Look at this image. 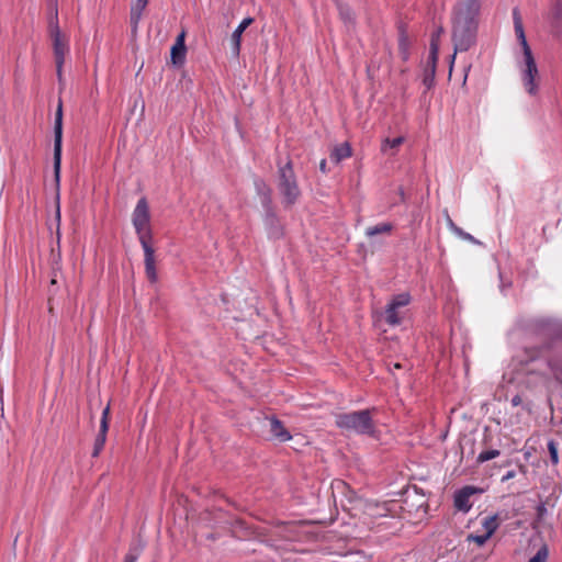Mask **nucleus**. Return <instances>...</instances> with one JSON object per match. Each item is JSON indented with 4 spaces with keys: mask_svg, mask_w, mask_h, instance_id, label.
<instances>
[{
    "mask_svg": "<svg viewBox=\"0 0 562 562\" xmlns=\"http://www.w3.org/2000/svg\"><path fill=\"white\" fill-rule=\"evenodd\" d=\"M481 0H459L454 9L452 42L454 54L450 70L459 52L469 50L476 42Z\"/></svg>",
    "mask_w": 562,
    "mask_h": 562,
    "instance_id": "nucleus-1",
    "label": "nucleus"
},
{
    "mask_svg": "<svg viewBox=\"0 0 562 562\" xmlns=\"http://www.w3.org/2000/svg\"><path fill=\"white\" fill-rule=\"evenodd\" d=\"M514 27L517 38L522 47L525 68L522 69V82L526 91L530 95H536L538 91V83L536 78L538 77V68L532 55V52L527 43L522 20L518 9L513 11Z\"/></svg>",
    "mask_w": 562,
    "mask_h": 562,
    "instance_id": "nucleus-2",
    "label": "nucleus"
},
{
    "mask_svg": "<svg viewBox=\"0 0 562 562\" xmlns=\"http://www.w3.org/2000/svg\"><path fill=\"white\" fill-rule=\"evenodd\" d=\"M277 189L284 209L292 207L300 200L302 191L291 160H288L283 166H279Z\"/></svg>",
    "mask_w": 562,
    "mask_h": 562,
    "instance_id": "nucleus-3",
    "label": "nucleus"
},
{
    "mask_svg": "<svg viewBox=\"0 0 562 562\" xmlns=\"http://www.w3.org/2000/svg\"><path fill=\"white\" fill-rule=\"evenodd\" d=\"M372 412H375V409L338 414L336 416V425L347 431L373 436L375 432V424L372 420Z\"/></svg>",
    "mask_w": 562,
    "mask_h": 562,
    "instance_id": "nucleus-4",
    "label": "nucleus"
},
{
    "mask_svg": "<svg viewBox=\"0 0 562 562\" xmlns=\"http://www.w3.org/2000/svg\"><path fill=\"white\" fill-rule=\"evenodd\" d=\"M132 222L139 243L153 241L150 212L145 198L138 200L132 215Z\"/></svg>",
    "mask_w": 562,
    "mask_h": 562,
    "instance_id": "nucleus-5",
    "label": "nucleus"
},
{
    "mask_svg": "<svg viewBox=\"0 0 562 562\" xmlns=\"http://www.w3.org/2000/svg\"><path fill=\"white\" fill-rule=\"evenodd\" d=\"M409 302L411 296L408 293L397 294L392 297L384 312H376V315L383 316L385 322L391 326L400 325L404 317V310Z\"/></svg>",
    "mask_w": 562,
    "mask_h": 562,
    "instance_id": "nucleus-6",
    "label": "nucleus"
},
{
    "mask_svg": "<svg viewBox=\"0 0 562 562\" xmlns=\"http://www.w3.org/2000/svg\"><path fill=\"white\" fill-rule=\"evenodd\" d=\"M259 192L261 194L262 205L266 210V226L271 237L279 238L282 236V227L272 209L271 190L265 184H262V188H259Z\"/></svg>",
    "mask_w": 562,
    "mask_h": 562,
    "instance_id": "nucleus-7",
    "label": "nucleus"
},
{
    "mask_svg": "<svg viewBox=\"0 0 562 562\" xmlns=\"http://www.w3.org/2000/svg\"><path fill=\"white\" fill-rule=\"evenodd\" d=\"M61 142H63V103L59 100L55 114L54 125V173L56 182H59L61 164Z\"/></svg>",
    "mask_w": 562,
    "mask_h": 562,
    "instance_id": "nucleus-8",
    "label": "nucleus"
},
{
    "mask_svg": "<svg viewBox=\"0 0 562 562\" xmlns=\"http://www.w3.org/2000/svg\"><path fill=\"white\" fill-rule=\"evenodd\" d=\"M48 29L49 34L53 40V48H54V55L55 59H65V55L68 52L67 42L64 38L60 29L58 26V20H57V8L54 7L52 9L49 22H48Z\"/></svg>",
    "mask_w": 562,
    "mask_h": 562,
    "instance_id": "nucleus-9",
    "label": "nucleus"
},
{
    "mask_svg": "<svg viewBox=\"0 0 562 562\" xmlns=\"http://www.w3.org/2000/svg\"><path fill=\"white\" fill-rule=\"evenodd\" d=\"M142 248L144 250V263H145V273L147 279L155 283L158 280V274L156 270V257L155 249L153 247V241L140 243Z\"/></svg>",
    "mask_w": 562,
    "mask_h": 562,
    "instance_id": "nucleus-10",
    "label": "nucleus"
},
{
    "mask_svg": "<svg viewBox=\"0 0 562 562\" xmlns=\"http://www.w3.org/2000/svg\"><path fill=\"white\" fill-rule=\"evenodd\" d=\"M109 417H110V404H108L102 412V417H101V422H100V430H99V434H98V436L94 440V445H93V451H92L93 458H95L100 454V452L102 451V449L105 445L106 434L109 430Z\"/></svg>",
    "mask_w": 562,
    "mask_h": 562,
    "instance_id": "nucleus-11",
    "label": "nucleus"
},
{
    "mask_svg": "<svg viewBox=\"0 0 562 562\" xmlns=\"http://www.w3.org/2000/svg\"><path fill=\"white\" fill-rule=\"evenodd\" d=\"M480 492L479 488L474 486H464L461 490H459L454 495V507L458 510H461L463 513H468L472 504L470 502V497L474 495L475 493Z\"/></svg>",
    "mask_w": 562,
    "mask_h": 562,
    "instance_id": "nucleus-12",
    "label": "nucleus"
},
{
    "mask_svg": "<svg viewBox=\"0 0 562 562\" xmlns=\"http://www.w3.org/2000/svg\"><path fill=\"white\" fill-rule=\"evenodd\" d=\"M252 22H254L252 18H246L241 21V23L233 32L232 37H231V44H232V53L235 57H238L239 53H240L241 35L245 32V30L250 24H252Z\"/></svg>",
    "mask_w": 562,
    "mask_h": 562,
    "instance_id": "nucleus-13",
    "label": "nucleus"
},
{
    "mask_svg": "<svg viewBox=\"0 0 562 562\" xmlns=\"http://www.w3.org/2000/svg\"><path fill=\"white\" fill-rule=\"evenodd\" d=\"M186 33L181 32L177 38L175 44L171 47V61L173 65H182L186 58V44H184Z\"/></svg>",
    "mask_w": 562,
    "mask_h": 562,
    "instance_id": "nucleus-14",
    "label": "nucleus"
},
{
    "mask_svg": "<svg viewBox=\"0 0 562 562\" xmlns=\"http://www.w3.org/2000/svg\"><path fill=\"white\" fill-rule=\"evenodd\" d=\"M438 63V54L435 56L429 54L428 60L424 69L423 82L427 88H431L435 81L436 68Z\"/></svg>",
    "mask_w": 562,
    "mask_h": 562,
    "instance_id": "nucleus-15",
    "label": "nucleus"
},
{
    "mask_svg": "<svg viewBox=\"0 0 562 562\" xmlns=\"http://www.w3.org/2000/svg\"><path fill=\"white\" fill-rule=\"evenodd\" d=\"M269 422V430L273 438L279 441H288L291 439L290 432L284 428L282 423L276 417H271L268 419Z\"/></svg>",
    "mask_w": 562,
    "mask_h": 562,
    "instance_id": "nucleus-16",
    "label": "nucleus"
},
{
    "mask_svg": "<svg viewBox=\"0 0 562 562\" xmlns=\"http://www.w3.org/2000/svg\"><path fill=\"white\" fill-rule=\"evenodd\" d=\"M147 0H136L131 7V25L133 32H136L142 19L143 11L147 7Z\"/></svg>",
    "mask_w": 562,
    "mask_h": 562,
    "instance_id": "nucleus-17",
    "label": "nucleus"
},
{
    "mask_svg": "<svg viewBox=\"0 0 562 562\" xmlns=\"http://www.w3.org/2000/svg\"><path fill=\"white\" fill-rule=\"evenodd\" d=\"M405 138L398 136L395 138L385 137L381 144V153L389 156H394L397 153L398 147L404 143Z\"/></svg>",
    "mask_w": 562,
    "mask_h": 562,
    "instance_id": "nucleus-18",
    "label": "nucleus"
},
{
    "mask_svg": "<svg viewBox=\"0 0 562 562\" xmlns=\"http://www.w3.org/2000/svg\"><path fill=\"white\" fill-rule=\"evenodd\" d=\"M351 156V147L349 143H342L335 146L330 153V159L335 164H339L341 160Z\"/></svg>",
    "mask_w": 562,
    "mask_h": 562,
    "instance_id": "nucleus-19",
    "label": "nucleus"
},
{
    "mask_svg": "<svg viewBox=\"0 0 562 562\" xmlns=\"http://www.w3.org/2000/svg\"><path fill=\"white\" fill-rule=\"evenodd\" d=\"M393 231V224L385 222L374 226H370L366 229V236L373 238L376 235H390Z\"/></svg>",
    "mask_w": 562,
    "mask_h": 562,
    "instance_id": "nucleus-20",
    "label": "nucleus"
},
{
    "mask_svg": "<svg viewBox=\"0 0 562 562\" xmlns=\"http://www.w3.org/2000/svg\"><path fill=\"white\" fill-rule=\"evenodd\" d=\"M552 25L555 30H562V0H557L550 10Z\"/></svg>",
    "mask_w": 562,
    "mask_h": 562,
    "instance_id": "nucleus-21",
    "label": "nucleus"
},
{
    "mask_svg": "<svg viewBox=\"0 0 562 562\" xmlns=\"http://www.w3.org/2000/svg\"><path fill=\"white\" fill-rule=\"evenodd\" d=\"M411 40L408 35L401 31L398 37V54L403 61H407L409 58Z\"/></svg>",
    "mask_w": 562,
    "mask_h": 562,
    "instance_id": "nucleus-22",
    "label": "nucleus"
},
{
    "mask_svg": "<svg viewBox=\"0 0 562 562\" xmlns=\"http://www.w3.org/2000/svg\"><path fill=\"white\" fill-rule=\"evenodd\" d=\"M442 33H443V27L438 26L431 34L429 53L432 56H435V54H439L440 37H441Z\"/></svg>",
    "mask_w": 562,
    "mask_h": 562,
    "instance_id": "nucleus-23",
    "label": "nucleus"
},
{
    "mask_svg": "<svg viewBox=\"0 0 562 562\" xmlns=\"http://www.w3.org/2000/svg\"><path fill=\"white\" fill-rule=\"evenodd\" d=\"M498 516L497 515H494V516H490V517H486L483 521V527L485 529V532L492 537L493 533L496 531L497 527H498Z\"/></svg>",
    "mask_w": 562,
    "mask_h": 562,
    "instance_id": "nucleus-24",
    "label": "nucleus"
},
{
    "mask_svg": "<svg viewBox=\"0 0 562 562\" xmlns=\"http://www.w3.org/2000/svg\"><path fill=\"white\" fill-rule=\"evenodd\" d=\"M549 559V548L547 544H543L537 553L529 560V562H548Z\"/></svg>",
    "mask_w": 562,
    "mask_h": 562,
    "instance_id": "nucleus-25",
    "label": "nucleus"
},
{
    "mask_svg": "<svg viewBox=\"0 0 562 562\" xmlns=\"http://www.w3.org/2000/svg\"><path fill=\"white\" fill-rule=\"evenodd\" d=\"M499 456V451L496 449L483 451L477 457V462L483 463L485 461L492 460Z\"/></svg>",
    "mask_w": 562,
    "mask_h": 562,
    "instance_id": "nucleus-26",
    "label": "nucleus"
},
{
    "mask_svg": "<svg viewBox=\"0 0 562 562\" xmlns=\"http://www.w3.org/2000/svg\"><path fill=\"white\" fill-rule=\"evenodd\" d=\"M548 450L550 453L551 462L557 465L559 463V454H558V447L557 443L553 440H550L548 442Z\"/></svg>",
    "mask_w": 562,
    "mask_h": 562,
    "instance_id": "nucleus-27",
    "label": "nucleus"
},
{
    "mask_svg": "<svg viewBox=\"0 0 562 562\" xmlns=\"http://www.w3.org/2000/svg\"><path fill=\"white\" fill-rule=\"evenodd\" d=\"M491 537L485 532L484 535H469L467 540L470 542H475L479 547H482Z\"/></svg>",
    "mask_w": 562,
    "mask_h": 562,
    "instance_id": "nucleus-28",
    "label": "nucleus"
},
{
    "mask_svg": "<svg viewBox=\"0 0 562 562\" xmlns=\"http://www.w3.org/2000/svg\"><path fill=\"white\" fill-rule=\"evenodd\" d=\"M338 8H339V13H340L341 18L346 22H351L353 20V14H352L351 10L348 7L339 4Z\"/></svg>",
    "mask_w": 562,
    "mask_h": 562,
    "instance_id": "nucleus-29",
    "label": "nucleus"
},
{
    "mask_svg": "<svg viewBox=\"0 0 562 562\" xmlns=\"http://www.w3.org/2000/svg\"><path fill=\"white\" fill-rule=\"evenodd\" d=\"M457 236H459L460 238L464 239V240H468V241H471L473 244H476V245H480L481 243L475 239L471 234L464 232L462 228L458 232Z\"/></svg>",
    "mask_w": 562,
    "mask_h": 562,
    "instance_id": "nucleus-30",
    "label": "nucleus"
},
{
    "mask_svg": "<svg viewBox=\"0 0 562 562\" xmlns=\"http://www.w3.org/2000/svg\"><path fill=\"white\" fill-rule=\"evenodd\" d=\"M446 221L449 229L457 235L461 228L454 224L448 213H446Z\"/></svg>",
    "mask_w": 562,
    "mask_h": 562,
    "instance_id": "nucleus-31",
    "label": "nucleus"
},
{
    "mask_svg": "<svg viewBox=\"0 0 562 562\" xmlns=\"http://www.w3.org/2000/svg\"><path fill=\"white\" fill-rule=\"evenodd\" d=\"M446 221L449 229L457 235L461 228L454 224L448 213H446Z\"/></svg>",
    "mask_w": 562,
    "mask_h": 562,
    "instance_id": "nucleus-32",
    "label": "nucleus"
},
{
    "mask_svg": "<svg viewBox=\"0 0 562 562\" xmlns=\"http://www.w3.org/2000/svg\"><path fill=\"white\" fill-rule=\"evenodd\" d=\"M56 61V71H57V77H58V80L59 82H61L63 80V65H64V61L65 59H55Z\"/></svg>",
    "mask_w": 562,
    "mask_h": 562,
    "instance_id": "nucleus-33",
    "label": "nucleus"
},
{
    "mask_svg": "<svg viewBox=\"0 0 562 562\" xmlns=\"http://www.w3.org/2000/svg\"><path fill=\"white\" fill-rule=\"evenodd\" d=\"M137 555L128 553L124 558V562H136Z\"/></svg>",
    "mask_w": 562,
    "mask_h": 562,
    "instance_id": "nucleus-34",
    "label": "nucleus"
},
{
    "mask_svg": "<svg viewBox=\"0 0 562 562\" xmlns=\"http://www.w3.org/2000/svg\"><path fill=\"white\" fill-rule=\"evenodd\" d=\"M319 170L323 172V173H326L327 172V162L325 159H322L321 162H319Z\"/></svg>",
    "mask_w": 562,
    "mask_h": 562,
    "instance_id": "nucleus-35",
    "label": "nucleus"
},
{
    "mask_svg": "<svg viewBox=\"0 0 562 562\" xmlns=\"http://www.w3.org/2000/svg\"><path fill=\"white\" fill-rule=\"evenodd\" d=\"M515 476V472L514 471H508L502 479L503 482L505 481H508L510 479H513Z\"/></svg>",
    "mask_w": 562,
    "mask_h": 562,
    "instance_id": "nucleus-36",
    "label": "nucleus"
},
{
    "mask_svg": "<svg viewBox=\"0 0 562 562\" xmlns=\"http://www.w3.org/2000/svg\"><path fill=\"white\" fill-rule=\"evenodd\" d=\"M336 488L346 487V484L342 481H337L334 485Z\"/></svg>",
    "mask_w": 562,
    "mask_h": 562,
    "instance_id": "nucleus-37",
    "label": "nucleus"
},
{
    "mask_svg": "<svg viewBox=\"0 0 562 562\" xmlns=\"http://www.w3.org/2000/svg\"><path fill=\"white\" fill-rule=\"evenodd\" d=\"M56 220H57V226L59 227V222H60V212H59V206H57V211H56Z\"/></svg>",
    "mask_w": 562,
    "mask_h": 562,
    "instance_id": "nucleus-38",
    "label": "nucleus"
},
{
    "mask_svg": "<svg viewBox=\"0 0 562 562\" xmlns=\"http://www.w3.org/2000/svg\"><path fill=\"white\" fill-rule=\"evenodd\" d=\"M512 402H513V405L516 406V405H518L520 403V397L519 396H515Z\"/></svg>",
    "mask_w": 562,
    "mask_h": 562,
    "instance_id": "nucleus-39",
    "label": "nucleus"
},
{
    "mask_svg": "<svg viewBox=\"0 0 562 562\" xmlns=\"http://www.w3.org/2000/svg\"><path fill=\"white\" fill-rule=\"evenodd\" d=\"M546 512V507L543 505L538 507L539 515H542Z\"/></svg>",
    "mask_w": 562,
    "mask_h": 562,
    "instance_id": "nucleus-40",
    "label": "nucleus"
},
{
    "mask_svg": "<svg viewBox=\"0 0 562 562\" xmlns=\"http://www.w3.org/2000/svg\"><path fill=\"white\" fill-rule=\"evenodd\" d=\"M394 368H395V369H401V368H402V364H401V363H395V364H394Z\"/></svg>",
    "mask_w": 562,
    "mask_h": 562,
    "instance_id": "nucleus-41",
    "label": "nucleus"
}]
</instances>
